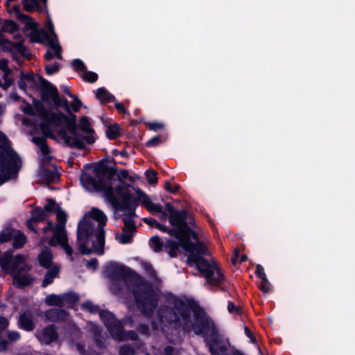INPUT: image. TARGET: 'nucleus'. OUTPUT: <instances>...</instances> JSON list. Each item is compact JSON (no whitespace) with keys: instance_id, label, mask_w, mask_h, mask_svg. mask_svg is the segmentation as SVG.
Here are the masks:
<instances>
[{"instance_id":"nucleus-7","label":"nucleus","mask_w":355,"mask_h":355,"mask_svg":"<svg viewBox=\"0 0 355 355\" xmlns=\"http://www.w3.org/2000/svg\"><path fill=\"white\" fill-rule=\"evenodd\" d=\"M0 266L11 274L13 283L17 286H26L32 281L31 276L26 273L30 268L23 255L11 257L9 253H5L0 259Z\"/></svg>"},{"instance_id":"nucleus-19","label":"nucleus","mask_w":355,"mask_h":355,"mask_svg":"<svg viewBox=\"0 0 355 355\" xmlns=\"http://www.w3.org/2000/svg\"><path fill=\"white\" fill-rule=\"evenodd\" d=\"M19 324L21 328L26 331H31L34 328L30 313L26 312L19 317Z\"/></svg>"},{"instance_id":"nucleus-56","label":"nucleus","mask_w":355,"mask_h":355,"mask_svg":"<svg viewBox=\"0 0 355 355\" xmlns=\"http://www.w3.org/2000/svg\"><path fill=\"white\" fill-rule=\"evenodd\" d=\"M247 257L245 255L241 256V262H243L246 260Z\"/></svg>"},{"instance_id":"nucleus-28","label":"nucleus","mask_w":355,"mask_h":355,"mask_svg":"<svg viewBox=\"0 0 355 355\" xmlns=\"http://www.w3.org/2000/svg\"><path fill=\"white\" fill-rule=\"evenodd\" d=\"M83 79L88 82H95L97 80L98 76L96 73L89 71L85 69L80 74Z\"/></svg>"},{"instance_id":"nucleus-35","label":"nucleus","mask_w":355,"mask_h":355,"mask_svg":"<svg viewBox=\"0 0 355 355\" xmlns=\"http://www.w3.org/2000/svg\"><path fill=\"white\" fill-rule=\"evenodd\" d=\"M211 351L213 355H225V348L220 347L219 349L218 345H212L211 347Z\"/></svg>"},{"instance_id":"nucleus-46","label":"nucleus","mask_w":355,"mask_h":355,"mask_svg":"<svg viewBox=\"0 0 355 355\" xmlns=\"http://www.w3.org/2000/svg\"><path fill=\"white\" fill-rule=\"evenodd\" d=\"M144 221L151 227H156L158 224L157 221L154 218H145Z\"/></svg>"},{"instance_id":"nucleus-39","label":"nucleus","mask_w":355,"mask_h":355,"mask_svg":"<svg viewBox=\"0 0 355 355\" xmlns=\"http://www.w3.org/2000/svg\"><path fill=\"white\" fill-rule=\"evenodd\" d=\"M161 143V138L158 136L157 137H155L152 139H150L148 142H147V146H155L158 144H159Z\"/></svg>"},{"instance_id":"nucleus-53","label":"nucleus","mask_w":355,"mask_h":355,"mask_svg":"<svg viewBox=\"0 0 355 355\" xmlns=\"http://www.w3.org/2000/svg\"><path fill=\"white\" fill-rule=\"evenodd\" d=\"M41 128L44 134L49 135V132L44 125H42Z\"/></svg>"},{"instance_id":"nucleus-42","label":"nucleus","mask_w":355,"mask_h":355,"mask_svg":"<svg viewBox=\"0 0 355 355\" xmlns=\"http://www.w3.org/2000/svg\"><path fill=\"white\" fill-rule=\"evenodd\" d=\"M227 309L229 311L230 313H236V314H239L240 313V309L239 307L236 306L232 302H229L228 304V306H227Z\"/></svg>"},{"instance_id":"nucleus-55","label":"nucleus","mask_w":355,"mask_h":355,"mask_svg":"<svg viewBox=\"0 0 355 355\" xmlns=\"http://www.w3.org/2000/svg\"><path fill=\"white\" fill-rule=\"evenodd\" d=\"M47 1L48 0H40L41 3L44 4L47 8Z\"/></svg>"},{"instance_id":"nucleus-21","label":"nucleus","mask_w":355,"mask_h":355,"mask_svg":"<svg viewBox=\"0 0 355 355\" xmlns=\"http://www.w3.org/2000/svg\"><path fill=\"white\" fill-rule=\"evenodd\" d=\"M0 69H1L2 71H3V76H4V83H0V86L4 89H6L10 85V84L12 83V80L10 78H9L10 71L8 69L7 62L5 60L0 61Z\"/></svg>"},{"instance_id":"nucleus-4","label":"nucleus","mask_w":355,"mask_h":355,"mask_svg":"<svg viewBox=\"0 0 355 355\" xmlns=\"http://www.w3.org/2000/svg\"><path fill=\"white\" fill-rule=\"evenodd\" d=\"M52 121L54 123L55 127L64 126L68 128L70 135H67L64 131H62L61 135L65 142L71 146L81 148L85 143L91 144L96 139L93 130L90 128L89 123L85 117L80 119L78 128L76 126L75 116L73 115L67 118L62 114H57Z\"/></svg>"},{"instance_id":"nucleus-58","label":"nucleus","mask_w":355,"mask_h":355,"mask_svg":"<svg viewBox=\"0 0 355 355\" xmlns=\"http://www.w3.org/2000/svg\"><path fill=\"white\" fill-rule=\"evenodd\" d=\"M3 22L8 23V22H15V21L12 19H5V20H3Z\"/></svg>"},{"instance_id":"nucleus-52","label":"nucleus","mask_w":355,"mask_h":355,"mask_svg":"<svg viewBox=\"0 0 355 355\" xmlns=\"http://www.w3.org/2000/svg\"><path fill=\"white\" fill-rule=\"evenodd\" d=\"M6 347V343L5 342H2L0 343V352L4 350Z\"/></svg>"},{"instance_id":"nucleus-13","label":"nucleus","mask_w":355,"mask_h":355,"mask_svg":"<svg viewBox=\"0 0 355 355\" xmlns=\"http://www.w3.org/2000/svg\"><path fill=\"white\" fill-rule=\"evenodd\" d=\"M42 99L53 105L62 107L66 110H69V105L67 100L61 98L58 96L57 89L52 85H48L45 87Z\"/></svg>"},{"instance_id":"nucleus-37","label":"nucleus","mask_w":355,"mask_h":355,"mask_svg":"<svg viewBox=\"0 0 355 355\" xmlns=\"http://www.w3.org/2000/svg\"><path fill=\"white\" fill-rule=\"evenodd\" d=\"M256 274L261 280H266V275L264 272L263 268L261 265H257Z\"/></svg>"},{"instance_id":"nucleus-29","label":"nucleus","mask_w":355,"mask_h":355,"mask_svg":"<svg viewBox=\"0 0 355 355\" xmlns=\"http://www.w3.org/2000/svg\"><path fill=\"white\" fill-rule=\"evenodd\" d=\"M165 246L168 249L170 256L173 257L176 255L177 251L178 250V245L175 242L173 241H168L166 243Z\"/></svg>"},{"instance_id":"nucleus-63","label":"nucleus","mask_w":355,"mask_h":355,"mask_svg":"<svg viewBox=\"0 0 355 355\" xmlns=\"http://www.w3.org/2000/svg\"><path fill=\"white\" fill-rule=\"evenodd\" d=\"M46 22H49V23H51V20L50 19H48V21Z\"/></svg>"},{"instance_id":"nucleus-45","label":"nucleus","mask_w":355,"mask_h":355,"mask_svg":"<svg viewBox=\"0 0 355 355\" xmlns=\"http://www.w3.org/2000/svg\"><path fill=\"white\" fill-rule=\"evenodd\" d=\"M8 338L13 341L17 340L19 338V334L17 331L9 332Z\"/></svg>"},{"instance_id":"nucleus-10","label":"nucleus","mask_w":355,"mask_h":355,"mask_svg":"<svg viewBox=\"0 0 355 355\" xmlns=\"http://www.w3.org/2000/svg\"><path fill=\"white\" fill-rule=\"evenodd\" d=\"M80 181L84 188L89 191L98 189H103L105 191L106 187L102 182L100 173L94 169L83 173Z\"/></svg>"},{"instance_id":"nucleus-25","label":"nucleus","mask_w":355,"mask_h":355,"mask_svg":"<svg viewBox=\"0 0 355 355\" xmlns=\"http://www.w3.org/2000/svg\"><path fill=\"white\" fill-rule=\"evenodd\" d=\"M15 12L17 15L18 19L21 21V22H37L32 17L24 15L20 12V8L19 6H15Z\"/></svg>"},{"instance_id":"nucleus-23","label":"nucleus","mask_w":355,"mask_h":355,"mask_svg":"<svg viewBox=\"0 0 355 355\" xmlns=\"http://www.w3.org/2000/svg\"><path fill=\"white\" fill-rule=\"evenodd\" d=\"M96 96L99 101L105 102L110 101L114 98L113 96L104 88L98 89Z\"/></svg>"},{"instance_id":"nucleus-8","label":"nucleus","mask_w":355,"mask_h":355,"mask_svg":"<svg viewBox=\"0 0 355 355\" xmlns=\"http://www.w3.org/2000/svg\"><path fill=\"white\" fill-rule=\"evenodd\" d=\"M18 164L17 155L13 152H7L0 161V184L16 177Z\"/></svg>"},{"instance_id":"nucleus-33","label":"nucleus","mask_w":355,"mask_h":355,"mask_svg":"<svg viewBox=\"0 0 355 355\" xmlns=\"http://www.w3.org/2000/svg\"><path fill=\"white\" fill-rule=\"evenodd\" d=\"M205 325V324L204 321L198 320L196 322L193 324V331L196 334H200L202 332Z\"/></svg>"},{"instance_id":"nucleus-22","label":"nucleus","mask_w":355,"mask_h":355,"mask_svg":"<svg viewBox=\"0 0 355 355\" xmlns=\"http://www.w3.org/2000/svg\"><path fill=\"white\" fill-rule=\"evenodd\" d=\"M105 134L108 139H114L121 135V129L118 124H111L107 126Z\"/></svg>"},{"instance_id":"nucleus-36","label":"nucleus","mask_w":355,"mask_h":355,"mask_svg":"<svg viewBox=\"0 0 355 355\" xmlns=\"http://www.w3.org/2000/svg\"><path fill=\"white\" fill-rule=\"evenodd\" d=\"M58 66L56 64H50L46 65V73L49 75L53 74L58 71Z\"/></svg>"},{"instance_id":"nucleus-49","label":"nucleus","mask_w":355,"mask_h":355,"mask_svg":"<svg viewBox=\"0 0 355 355\" xmlns=\"http://www.w3.org/2000/svg\"><path fill=\"white\" fill-rule=\"evenodd\" d=\"M115 107L116 109L119 112H121V113H125V109L124 108V107L123 106L122 104H121L120 103H115Z\"/></svg>"},{"instance_id":"nucleus-11","label":"nucleus","mask_w":355,"mask_h":355,"mask_svg":"<svg viewBox=\"0 0 355 355\" xmlns=\"http://www.w3.org/2000/svg\"><path fill=\"white\" fill-rule=\"evenodd\" d=\"M100 317L115 339L121 340L123 338L121 322L114 318L112 313L107 311H101L100 312Z\"/></svg>"},{"instance_id":"nucleus-27","label":"nucleus","mask_w":355,"mask_h":355,"mask_svg":"<svg viewBox=\"0 0 355 355\" xmlns=\"http://www.w3.org/2000/svg\"><path fill=\"white\" fill-rule=\"evenodd\" d=\"M33 141L40 146L41 152L44 157V159H49V157L47 155L49 152V149L48 146H46L45 141L42 139H37V138H35L33 139Z\"/></svg>"},{"instance_id":"nucleus-24","label":"nucleus","mask_w":355,"mask_h":355,"mask_svg":"<svg viewBox=\"0 0 355 355\" xmlns=\"http://www.w3.org/2000/svg\"><path fill=\"white\" fill-rule=\"evenodd\" d=\"M149 246L154 252H159L163 248V244L158 236H153L149 241Z\"/></svg>"},{"instance_id":"nucleus-2","label":"nucleus","mask_w":355,"mask_h":355,"mask_svg":"<svg viewBox=\"0 0 355 355\" xmlns=\"http://www.w3.org/2000/svg\"><path fill=\"white\" fill-rule=\"evenodd\" d=\"M107 217L97 208H92L78 223L77 244L83 254L101 252L104 246V227Z\"/></svg>"},{"instance_id":"nucleus-59","label":"nucleus","mask_w":355,"mask_h":355,"mask_svg":"<svg viewBox=\"0 0 355 355\" xmlns=\"http://www.w3.org/2000/svg\"><path fill=\"white\" fill-rule=\"evenodd\" d=\"M51 319H52V320H58V317H54V316L52 315V316H51Z\"/></svg>"},{"instance_id":"nucleus-17","label":"nucleus","mask_w":355,"mask_h":355,"mask_svg":"<svg viewBox=\"0 0 355 355\" xmlns=\"http://www.w3.org/2000/svg\"><path fill=\"white\" fill-rule=\"evenodd\" d=\"M40 342L49 344L55 340L57 338V334L53 327H49L44 329L40 333L37 334Z\"/></svg>"},{"instance_id":"nucleus-60","label":"nucleus","mask_w":355,"mask_h":355,"mask_svg":"<svg viewBox=\"0 0 355 355\" xmlns=\"http://www.w3.org/2000/svg\"><path fill=\"white\" fill-rule=\"evenodd\" d=\"M53 312H54V311H53V310H51V311H49V312L47 313V316H48V317H49V314H51V313H53Z\"/></svg>"},{"instance_id":"nucleus-31","label":"nucleus","mask_w":355,"mask_h":355,"mask_svg":"<svg viewBox=\"0 0 355 355\" xmlns=\"http://www.w3.org/2000/svg\"><path fill=\"white\" fill-rule=\"evenodd\" d=\"M146 125L150 130L153 131H157L164 128V124L161 122H148Z\"/></svg>"},{"instance_id":"nucleus-57","label":"nucleus","mask_w":355,"mask_h":355,"mask_svg":"<svg viewBox=\"0 0 355 355\" xmlns=\"http://www.w3.org/2000/svg\"><path fill=\"white\" fill-rule=\"evenodd\" d=\"M233 355H243V354H242L241 352H239L238 351H235L234 352Z\"/></svg>"},{"instance_id":"nucleus-20","label":"nucleus","mask_w":355,"mask_h":355,"mask_svg":"<svg viewBox=\"0 0 355 355\" xmlns=\"http://www.w3.org/2000/svg\"><path fill=\"white\" fill-rule=\"evenodd\" d=\"M59 271L60 268L57 265H53L44 277L42 282L43 286H46L50 284L53 282V279L58 277Z\"/></svg>"},{"instance_id":"nucleus-41","label":"nucleus","mask_w":355,"mask_h":355,"mask_svg":"<svg viewBox=\"0 0 355 355\" xmlns=\"http://www.w3.org/2000/svg\"><path fill=\"white\" fill-rule=\"evenodd\" d=\"M83 308L89 311V312H95L97 310V308L95 307L91 302H87L82 305Z\"/></svg>"},{"instance_id":"nucleus-32","label":"nucleus","mask_w":355,"mask_h":355,"mask_svg":"<svg viewBox=\"0 0 355 355\" xmlns=\"http://www.w3.org/2000/svg\"><path fill=\"white\" fill-rule=\"evenodd\" d=\"M115 268L116 272H119L121 275L125 276L126 275H130L135 277V274L133 275L132 271L128 268L117 265L115 266Z\"/></svg>"},{"instance_id":"nucleus-64","label":"nucleus","mask_w":355,"mask_h":355,"mask_svg":"<svg viewBox=\"0 0 355 355\" xmlns=\"http://www.w3.org/2000/svg\"><path fill=\"white\" fill-rule=\"evenodd\" d=\"M239 252L236 251V257L238 256Z\"/></svg>"},{"instance_id":"nucleus-26","label":"nucleus","mask_w":355,"mask_h":355,"mask_svg":"<svg viewBox=\"0 0 355 355\" xmlns=\"http://www.w3.org/2000/svg\"><path fill=\"white\" fill-rule=\"evenodd\" d=\"M63 298L61 296L55 295H50L45 299V302L48 305L50 306H58L62 303Z\"/></svg>"},{"instance_id":"nucleus-15","label":"nucleus","mask_w":355,"mask_h":355,"mask_svg":"<svg viewBox=\"0 0 355 355\" xmlns=\"http://www.w3.org/2000/svg\"><path fill=\"white\" fill-rule=\"evenodd\" d=\"M22 110L24 113L33 115H40L46 119L51 125H54V123L52 121L53 117L57 114H52L51 115H46L45 110L42 105L40 102H35L34 104V108L29 105H25L22 107Z\"/></svg>"},{"instance_id":"nucleus-30","label":"nucleus","mask_w":355,"mask_h":355,"mask_svg":"<svg viewBox=\"0 0 355 355\" xmlns=\"http://www.w3.org/2000/svg\"><path fill=\"white\" fill-rule=\"evenodd\" d=\"M71 65H72L73 68L75 70H76L80 73V75L86 69V67H85L84 63L83 62V61L80 60H78V59L74 60L71 62Z\"/></svg>"},{"instance_id":"nucleus-47","label":"nucleus","mask_w":355,"mask_h":355,"mask_svg":"<svg viewBox=\"0 0 355 355\" xmlns=\"http://www.w3.org/2000/svg\"><path fill=\"white\" fill-rule=\"evenodd\" d=\"M173 315V313L170 310H166V315L165 316L166 320H172V316ZM164 316L162 315L161 320L164 322Z\"/></svg>"},{"instance_id":"nucleus-62","label":"nucleus","mask_w":355,"mask_h":355,"mask_svg":"<svg viewBox=\"0 0 355 355\" xmlns=\"http://www.w3.org/2000/svg\"><path fill=\"white\" fill-rule=\"evenodd\" d=\"M171 348H166V352H168V351H171Z\"/></svg>"},{"instance_id":"nucleus-43","label":"nucleus","mask_w":355,"mask_h":355,"mask_svg":"<svg viewBox=\"0 0 355 355\" xmlns=\"http://www.w3.org/2000/svg\"><path fill=\"white\" fill-rule=\"evenodd\" d=\"M80 105H81V102L80 101V100L76 98H74V100L71 105L72 110L74 112H76L79 110Z\"/></svg>"},{"instance_id":"nucleus-6","label":"nucleus","mask_w":355,"mask_h":355,"mask_svg":"<svg viewBox=\"0 0 355 355\" xmlns=\"http://www.w3.org/2000/svg\"><path fill=\"white\" fill-rule=\"evenodd\" d=\"M119 180H112L107 187L105 188V195L108 200L113 205L117 211L121 210V202L125 203L130 198L132 187L128 186L122 182L123 179H128L134 182L137 177L129 175L126 170H121L116 174Z\"/></svg>"},{"instance_id":"nucleus-54","label":"nucleus","mask_w":355,"mask_h":355,"mask_svg":"<svg viewBox=\"0 0 355 355\" xmlns=\"http://www.w3.org/2000/svg\"><path fill=\"white\" fill-rule=\"evenodd\" d=\"M144 267L147 270H150L151 269V267L150 265H148V263H144L143 264Z\"/></svg>"},{"instance_id":"nucleus-40","label":"nucleus","mask_w":355,"mask_h":355,"mask_svg":"<svg viewBox=\"0 0 355 355\" xmlns=\"http://www.w3.org/2000/svg\"><path fill=\"white\" fill-rule=\"evenodd\" d=\"M23 80H24V84L22 83H20L19 84L21 88L25 89L26 87L32 85V78L31 76L25 77Z\"/></svg>"},{"instance_id":"nucleus-38","label":"nucleus","mask_w":355,"mask_h":355,"mask_svg":"<svg viewBox=\"0 0 355 355\" xmlns=\"http://www.w3.org/2000/svg\"><path fill=\"white\" fill-rule=\"evenodd\" d=\"M270 285L267 277L266 278V280H261L260 288L263 292L267 293L270 290Z\"/></svg>"},{"instance_id":"nucleus-9","label":"nucleus","mask_w":355,"mask_h":355,"mask_svg":"<svg viewBox=\"0 0 355 355\" xmlns=\"http://www.w3.org/2000/svg\"><path fill=\"white\" fill-rule=\"evenodd\" d=\"M124 223V227L121 233L116 235V239L121 244L130 243L132 241L133 234L135 232V226L133 223L134 213L128 211V213L121 216Z\"/></svg>"},{"instance_id":"nucleus-5","label":"nucleus","mask_w":355,"mask_h":355,"mask_svg":"<svg viewBox=\"0 0 355 355\" xmlns=\"http://www.w3.org/2000/svg\"><path fill=\"white\" fill-rule=\"evenodd\" d=\"M24 33L32 42L44 43L51 47V51H47L44 56L46 60H51L54 57L62 59V49L58 44L52 26L49 25L44 30L39 28L37 24H26Z\"/></svg>"},{"instance_id":"nucleus-16","label":"nucleus","mask_w":355,"mask_h":355,"mask_svg":"<svg viewBox=\"0 0 355 355\" xmlns=\"http://www.w3.org/2000/svg\"><path fill=\"white\" fill-rule=\"evenodd\" d=\"M40 3V0H22L24 9L29 12L37 11L39 13H44L47 8Z\"/></svg>"},{"instance_id":"nucleus-48","label":"nucleus","mask_w":355,"mask_h":355,"mask_svg":"<svg viewBox=\"0 0 355 355\" xmlns=\"http://www.w3.org/2000/svg\"><path fill=\"white\" fill-rule=\"evenodd\" d=\"M6 145H7V139L3 133L0 132V146H6Z\"/></svg>"},{"instance_id":"nucleus-14","label":"nucleus","mask_w":355,"mask_h":355,"mask_svg":"<svg viewBox=\"0 0 355 355\" xmlns=\"http://www.w3.org/2000/svg\"><path fill=\"white\" fill-rule=\"evenodd\" d=\"M149 290L146 284L141 282L139 285L137 286V289L134 290V293L137 303H141L140 299L144 300V304L143 306H149L150 310L152 311L155 304L149 297ZM143 309H144V307Z\"/></svg>"},{"instance_id":"nucleus-3","label":"nucleus","mask_w":355,"mask_h":355,"mask_svg":"<svg viewBox=\"0 0 355 355\" xmlns=\"http://www.w3.org/2000/svg\"><path fill=\"white\" fill-rule=\"evenodd\" d=\"M51 212L55 214L58 223L55 230L53 229V223L51 222L48 223L47 226L43 228L42 232L44 234H46L49 231L53 230V235L51 238H48L47 236H44L42 239V242L47 241L52 246L58 245L67 254L71 255L72 249L67 243V236L64 230L66 213L54 201L49 200L44 209H35L33 212L32 218L28 221L27 225L30 229L35 232L33 224L44 220Z\"/></svg>"},{"instance_id":"nucleus-44","label":"nucleus","mask_w":355,"mask_h":355,"mask_svg":"<svg viewBox=\"0 0 355 355\" xmlns=\"http://www.w3.org/2000/svg\"><path fill=\"white\" fill-rule=\"evenodd\" d=\"M87 266L93 270H96L97 267V261L96 259H92L87 263Z\"/></svg>"},{"instance_id":"nucleus-12","label":"nucleus","mask_w":355,"mask_h":355,"mask_svg":"<svg viewBox=\"0 0 355 355\" xmlns=\"http://www.w3.org/2000/svg\"><path fill=\"white\" fill-rule=\"evenodd\" d=\"M13 239V246L15 248H21L26 242L25 235L19 230L13 229H6L1 232L0 234V243H6Z\"/></svg>"},{"instance_id":"nucleus-34","label":"nucleus","mask_w":355,"mask_h":355,"mask_svg":"<svg viewBox=\"0 0 355 355\" xmlns=\"http://www.w3.org/2000/svg\"><path fill=\"white\" fill-rule=\"evenodd\" d=\"M146 176L148 183L154 184L157 182L156 173L154 171H146Z\"/></svg>"},{"instance_id":"nucleus-51","label":"nucleus","mask_w":355,"mask_h":355,"mask_svg":"<svg viewBox=\"0 0 355 355\" xmlns=\"http://www.w3.org/2000/svg\"><path fill=\"white\" fill-rule=\"evenodd\" d=\"M156 228L160 230L162 232H167V229L165 227L160 225L159 223L157 224Z\"/></svg>"},{"instance_id":"nucleus-1","label":"nucleus","mask_w":355,"mask_h":355,"mask_svg":"<svg viewBox=\"0 0 355 355\" xmlns=\"http://www.w3.org/2000/svg\"><path fill=\"white\" fill-rule=\"evenodd\" d=\"M135 192L138 200L150 212L160 214L162 220L169 218L171 224L177 229L175 236L180 240L182 247L190 253L188 261L196 266L207 282L211 285L220 284L223 279L222 273L216 263H210L202 257V255L206 254L207 250L199 242L196 231L184 224L185 213L175 211L169 203L165 204L164 207L155 204L139 189H135Z\"/></svg>"},{"instance_id":"nucleus-50","label":"nucleus","mask_w":355,"mask_h":355,"mask_svg":"<svg viewBox=\"0 0 355 355\" xmlns=\"http://www.w3.org/2000/svg\"><path fill=\"white\" fill-rule=\"evenodd\" d=\"M245 334L248 337H249L250 339H251V341L252 343H254L255 342V338L253 337V335L251 333V331L249 330L248 328L245 327Z\"/></svg>"},{"instance_id":"nucleus-61","label":"nucleus","mask_w":355,"mask_h":355,"mask_svg":"<svg viewBox=\"0 0 355 355\" xmlns=\"http://www.w3.org/2000/svg\"><path fill=\"white\" fill-rule=\"evenodd\" d=\"M232 261H233L234 263H236V257L233 259Z\"/></svg>"},{"instance_id":"nucleus-18","label":"nucleus","mask_w":355,"mask_h":355,"mask_svg":"<svg viewBox=\"0 0 355 355\" xmlns=\"http://www.w3.org/2000/svg\"><path fill=\"white\" fill-rule=\"evenodd\" d=\"M52 254L51 250L48 248H45L38 255V260L41 266L48 268L52 266Z\"/></svg>"}]
</instances>
